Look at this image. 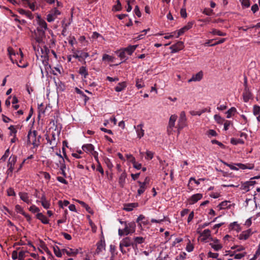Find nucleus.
<instances>
[{
  "instance_id": "f257e3e1",
  "label": "nucleus",
  "mask_w": 260,
  "mask_h": 260,
  "mask_svg": "<svg viewBox=\"0 0 260 260\" xmlns=\"http://www.w3.org/2000/svg\"><path fill=\"white\" fill-rule=\"evenodd\" d=\"M37 22L39 26L37 30L38 33V36L36 37L37 42L40 43L42 41V38L45 36V32L48 29L47 24L46 21L42 19L40 16H37Z\"/></svg>"
},
{
  "instance_id": "f03ea898",
  "label": "nucleus",
  "mask_w": 260,
  "mask_h": 260,
  "mask_svg": "<svg viewBox=\"0 0 260 260\" xmlns=\"http://www.w3.org/2000/svg\"><path fill=\"white\" fill-rule=\"evenodd\" d=\"M41 139V136L40 135H38L37 131H29L27 135V144H32L34 147H38L40 144Z\"/></svg>"
},
{
  "instance_id": "7ed1b4c3",
  "label": "nucleus",
  "mask_w": 260,
  "mask_h": 260,
  "mask_svg": "<svg viewBox=\"0 0 260 260\" xmlns=\"http://www.w3.org/2000/svg\"><path fill=\"white\" fill-rule=\"evenodd\" d=\"M129 246H132L133 248H134L133 240L131 237H126L125 238H124L120 242L119 248L120 251L123 254H125L127 252L124 249V247H128Z\"/></svg>"
},
{
  "instance_id": "20e7f679",
  "label": "nucleus",
  "mask_w": 260,
  "mask_h": 260,
  "mask_svg": "<svg viewBox=\"0 0 260 260\" xmlns=\"http://www.w3.org/2000/svg\"><path fill=\"white\" fill-rule=\"evenodd\" d=\"M136 224L135 222H129L124 223V231L125 232L126 236L128 234H132L136 231Z\"/></svg>"
},
{
  "instance_id": "39448f33",
  "label": "nucleus",
  "mask_w": 260,
  "mask_h": 260,
  "mask_svg": "<svg viewBox=\"0 0 260 260\" xmlns=\"http://www.w3.org/2000/svg\"><path fill=\"white\" fill-rule=\"evenodd\" d=\"M60 14V12L56 8L52 9L47 15V20L49 22L54 21L58 15Z\"/></svg>"
},
{
  "instance_id": "423d86ee",
  "label": "nucleus",
  "mask_w": 260,
  "mask_h": 260,
  "mask_svg": "<svg viewBox=\"0 0 260 260\" xmlns=\"http://www.w3.org/2000/svg\"><path fill=\"white\" fill-rule=\"evenodd\" d=\"M186 115L184 111H182L180 114L179 119L178 122V130L181 129L186 126Z\"/></svg>"
},
{
  "instance_id": "0eeeda50",
  "label": "nucleus",
  "mask_w": 260,
  "mask_h": 260,
  "mask_svg": "<svg viewBox=\"0 0 260 260\" xmlns=\"http://www.w3.org/2000/svg\"><path fill=\"white\" fill-rule=\"evenodd\" d=\"M177 118L176 115H172L169 119V124L167 127V132L170 135L171 134L173 128L175 126V121Z\"/></svg>"
},
{
  "instance_id": "6e6552de",
  "label": "nucleus",
  "mask_w": 260,
  "mask_h": 260,
  "mask_svg": "<svg viewBox=\"0 0 260 260\" xmlns=\"http://www.w3.org/2000/svg\"><path fill=\"white\" fill-rule=\"evenodd\" d=\"M89 56V54L87 52H84L82 51H76L74 52L73 57L75 58H78L79 61H82V59H85Z\"/></svg>"
},
{
  "instance_id": "1a4fd4ad",
  "label": "nucleus",
  "mask_w": 260,
  "mask_h": 260,
  "mask_svg": "<svg viewBox=\"0 0 260 260\" xmlns=\"http://www.w3.org/2000/svg\"><path fill=\"white\" fill-rule=\"evenodd\" d=\"M184 48V44L182 41H178L176 44L172 45L170 49L171 50V53H174L183 49Z\"/></svg>"
},
{
  "instance_id": "9d476101",
  "label": "nucleus",
  "mask_w": 260,
  "mask_h": 260,
  "mask_svg": "<svg viewBox=\"0 0 260 260\" xmlns=\"http://www.w3.org/2000/svg\"><path fill=\"white\" fill-rule=\"evenodd\" d=\"M63 254H66L70 256H74L79 253L78 249H72L70 248H64L62 249Z\"/></svg>"
},
{
  "instance_id": "9b49d317",
  "label": "nucleus",
  "mask_w": 260,
  "mask_h": 260,
  "mask_svg": "<svg viewBox=\"0 0 260 260\" xmlns=\"http://www.w3.org/2000/svg\"><path fill=\"white\" fill-rule=\"evenodd\" d=\"M193 24L192 22H189L186 25L180 28L178 31L176 38H178L180 36L183 35L185 32L190 29L192 27Z\"/></svg>"
},
{
  "instance_id": "f8f14e48",
  "label": "nucleus",
  "mask_w": 260,
  "mask_h": 260,
  "mask_svg": "<svg viewBox=\"0 0 260 260\" xmlns=\"http://www.w3.org/2000/svg\"><path fill=\"white\" fill-rule=\"evenodd\" d=\"M143 124L142 123L134 126L137 134V136L140 139L143 137L144 135V130L143 129Z\"/></svg>"
},
{
  "instance_id": "ddd939ff",
  "label": "nucleus",
  "mask_w": 260,
  "mask_h": 260,
  "mask_svg": "<svg viewBox=\"0 0 260 260\" xmlns=\"http://www.w3.org/2000/svg\"><path fill=\"white\" fill-rule=\"evenodd\" d=\"M203 77V73L200 71L195 75H193L192 77L188 80V82L200 81L202 80Z\"/></svg>"
},
{
  "instance_id": "4468645a",
  "label": "nucleus",
  "mask_w": 260,
  "mask_h": 260,
  "mask_svg": "<svg viewBox=\"0 0 260 260\" xmlns=\"http://www.w3.org/2000/svg\"><path fill=\"white\" fill-rule=\"evenodd\" d=\"M252 233L250 229L246 231H243L238 236L240 240H245L247 239L250 236L252 235Z\"/></svg>"
},
{
  "instance_id": "2eb2a0df",
  "label": "nucleus",
  "mask_w": 260,
  "mask_h": 260,
  "mask_svg": "<svg viewBox=\"0 0 260 260\" xmlns=\"http://www.w3.org/2000/svg\"><path fill=\"white\" fill-rule=\"evenodd\" d=\"M17 157L15 156H11L9 159L8 163V167L9 168L8 170L10 172H12L14 170V166L16 161Z\"/></svg>"
},
{
  "instance_id": "dca6fc26",
  "label": "nucleus",
  "mask_w": 260,
  "mask_h": 260,
  "mask_svg": "<svg viewBox=\"0 0 260 260\" xmlns=\"http://www.w3.org/2000/svg\"><path fill=\"white\" fill-rule=\"evenodd\" d=\"M203 197L201 193H197L192 195L189 199L190 204H193L197 202L199 200H201Z\"/></svg>"
},
{
  "instance_id": "f3484780",
  "label": "nucleus",
  "mask_w": 260,
  "mask_h": 260,
  "mask_svg": "<svg viewBox=\"0 0 260 260\" xmlns=\"http://www.w3.org/2000/svg\"><path fill=\"white\" fill-rule=\"evenodd\" d=\"M116 53L117 54L118 56L122 60L121 63L125 61L126 60L128 59V56L126 55V52L123 49H121L116 52Z\"/></svg>"
},
{
  "instance_id": "a211bd4d",
  "label": "nucleus",
  "mask_w": 260,
  "mask_h": 260,
  "mask_svg": "<svg viewBox=\"0 0 260 260\" xmlns=\"http://www.w3.org/2000/svg\"><path fill=\"white\" fill-rule=\"evenodd\" d=\"M236 165L239 167V168L242 170L249 169L251 170L254 168V165L253 164H243L241 163L236 164Z\"/></svg>"
},
{
  "instance_id": "6ab92c4d",
  "label": "nucleus",
  "mask_w": 260,
  "mask_h": 260,
  "mask_svg": "<svg viewBox=\"0 0 260 260\" xmlns=\"http://www.w3.org/2000/svg\"><path fill=\"white\" fill-rule=\"evenodd\" d=\"M252 94L249 91L247 87H245L244 92L243 93V100L245 102H248L249 99L251 98Z\"/></svg>"
},
{
  "instance_id": "aec40b11",
  "label": "nucleus",
  "mask_w": 260,
  "mask_h": 260,
  "mask_svg": "<svg viewBox=\"0 0 260 260\" xmlns=\"http://www.w3.org/2000/svg\"><path fill=\"white\" fill-rule=\"evenodd\" d=\"M138 205V203H137L126 204L124 206L123 209L126 211L129 212L132 211L134 208L137 207Z\"/></svg>"
},
{
  "instance_id": "412c9836",
  "label": "nucleus",
  "mask_w": 260,
  "mask_h": 260,
  "mask_svg": "<svg viewBox=\"0 0 260 260\" xmlns=\"http://www.w3.org/2000/svg\"><path fill=\"white\" fill-rule=\"evenodd\" d=\"M253 114L256 117V119L260 122V106L255 105L253 107Z\"/></svg>"
},
{
  "instance_id": "4be33fe9",
  "label": "nucleus",
  "mask_w": 260,
  "mask_h": 260,
  "mask_svg": "<svg viewBox=\"0 0 260 260\" xmlns=\"http://www.w3.org/2000/svg\"><path fill=\"white\" fill-rule=\"evenodd\" d=\"M133 240L134 248L137 246L138 244H140L144 242L145 238L142 237H135Z\"/></svg>"
},
{
  "instance_id": "5701e85b",
  "label": "nucleus",
  "mask_w": 260,
  "mask_h": 260,
  "mask_svg": "<svg viewBox=\"0 0 260 260\" xmlns=\"http://www.w3.org/2000/svg\"><path fill=\"white\" fill-rule=\"evenodd\" d=\"M19 195L21 200H22L23 202H25L27 204L31 203V200L29 199V197L27 193L20 192L19 193Z\"/></svg>"
},
{
  "instance_id": "b1692460",
  "label": "nucleus",
  "mask_w": 260,
  "mask_h": 260,
  "mask_svg": "<svg viewBox=\"0 0 260 260\" xmlns=\"http://www.w3.org/2000/svg\"><path fill=\"white\" fill-rule=\"evenodd\" d=\"M138 46V45H129L127 47L124 48L123 49L126 52V53H127V54L131 55L137 49Z\"/></svg>"
},
{
  "instance_id": "393cba45",
  "label": "nucleus",
  "mask_w": 260,
  "mask_h": 260,
  "mask_svg": "<svg viewBox=\"0 0 260 260\" xmlns=\"http://www.w3.org/2000/svg\"><path fill=\"white\" fill-rule=\"evenodd\" d=\"M82 148L84 151L87 153L92 152L94 149L93 145L91 144H84L82 146Z\"/></svg>"
},
{
  "instance_id": "a878e982",
  "label": "nucleus",
  "mask_w": 260,
  "mask_h": 260,
  "mask_svg": "<svg viewBox=\"0 0 260 260\" xmlns=\"http://www.w3.org/2000/svg\"><path fill=\"white\" fill-rule=\"evenodd\" d=\"M210 245L215 251H218L222 247V245L219 243V241L217 239H215L213 243H210Z\"/></svg>"
},
{
  "instance_id": "bb28decb",
  "label": "nucleus",
  "mask_w": 260,
  "mask_h": 260,
  "mask_svg": "<svg viewBox=\"0 0 260 260\" xmlns=\"http://www.w3.org/2000/svg\"><path fill=\"white\" fill-rule=\"evenodd\" d=\"M200 236L203 237L201 239L203 241H205L211 235V232L209 229L205 230L203 232L200 233Z\"/></svg>"
},
{
  "instance_id": "cd10ccee",
  "label": "nucleus",
  "mask_w": 260,
  "mask_h": 260,
  "mask_svg": "<svg viewBox=\"0 0 260 260\" xmlns=\"http://www.w3.org/2000/svg\"><path fill=\"white\" fill-rule=\"evenodd\" d=\"M127 84L125 82H119L117 85L115 87V90L116 92H120L126 87Z\"/></svg>"
},
{
  "instance_id": "c85d7f7f",
  "label": "nucleus",
  "mask_w": 260,
  "mask_h": 260,
  "mask_svg": "<svg viewBox=\"0 0 260 260\" xmlns=\"http://www.w3.org/2000/svg\"><path fill=\"white\" fill-rule=\"evenodd\" d=\"M36 217L44 224H48L49 223V220L42 213H38L36 215Z\"/></svg>"
},
{
  "instance_id": "c756f323",
  "label": "nucleus",
  "mask_w": 260,
  "mask_h": 260,
  "mask_svg": "<svg viewBox=\"0 0 260 260\" xmlns=\"http://www.w3.org/2000/svg\"><path fill=\"white\" fill-rule=\"evenodd\" d=\"M105 242L104 241L101 240L97 243V248L96 250V252L97 253H99L102 252L103 250L105 249Z\"/></svg>"
},
{
  "instance_id": "7c9ffc66",
  "label": "nucleus",
  "mask_w": 260,
  "mask_h": 260,
  "mask_svg": "<svg viewBox=\"0 0 260 260\" xmlns=\"http://www.w3.org/2000/svg\"><path fill=\"white\" fill-rule=\"evenodd\" d=\"M126 178V174L124 172L122 173L119 177L118 182H119L120 186L122 187H123L124 186V185L125 182Z\"/></svg>"
},
{
  "instance_id": "2f4dec72",
  "label": "nucleus",
  "mask_w": 260,
  "mask_h": 260,
  "mask_svg": "<svg viewBox=\"0 0 260 260\" xmlns=\"http://www.w3.org/2000/svg\"><path fill=\"white\" fill-rule=\"evenodd\" d=\"M230 202L224 201L220 203L218 205L220 209H223L225 208H229L231 207Z\"/></svg>"
},
{
  "instance_id": "473e14b6",
  "label": "nucleus",
  "mask_w": 260,
  "mask_h": 260,
  "mask_svg": "<svg viewBox=\"0 0 260 260\" xmlns=\"http://www.w3.org/2000/svg\"><path fill=\"white\" fill-rule=\"evenodd\" d=\"M138 182L140 185V188L138 190V194L140 196L145 191L146 188V186H145L144 183H142V182L140 181H139Z\"/></svg>"
},
{
  "instance_id": "72a5a7b5",
  "label": "nucleus",
  "mask_w": 260,
  "mask_h": 260,
  "mask_svg": "<svg viewBox=\"0 0 260 260\" xmlns=\"http://www.w3.org/2000/svg\"><path fill=\"white\" fill-rule=\"evenodd\" d=\"M210 33L213 35H217L219 36H226V33L223 32L219 30L213 28L211 31H210Z\"/></svg>"
},
{
  "instance_id": "f704fd0d",
  "label": "nucleus",
  "mask_w": 260,
  "mask_h": 260,
  "mask_svg": "<svg viewBox=\"0 0 260 260\" xmlns=\"http://www.w3.org/2000/svg\"><path fill=\"white\" fill-rule=\"evenodd\" d=\"M79 73L80 74H81V75H83L84 78H86L88 75V72L87 71L86 67H83V66L80 68L79 71Z\"/></svg>"
},
{
  "instance_id": "c9c22d12",
  "label": "nucleus",
  "mask_w": 260,
  "mask_h": 260,
  "mask_svg": "<svg viewBox=\"0 0 260 260\" xmlns=\"http://www.w3.org/2000/svg\"><path fill=\"white\" fill-rule=\"evenodd\" d=\"M115 58L107 54H104L103 55L102 60L103 61H108L109 62H113Z\"/></svg>"
},
{
  "instance_id": "e433bc0d",
  "label": "nucleus",
  "mask_w": 260,
  "mask_h": 260,
  "mask_svg": "<svg viewBox=\"0 0 260 260\" xmlns=\"http://www.w3.org/2000/svg\"><path fill=\"white\" fill-rule=\"evenodd\" d=\"M53 251H54V252L55 255L57 257H61L62 253V250H60L58 246H54L53 247Z\"/></svg>"
},
{
  "instance_id": "4c0bfd02",
  "label": "nucleus",
  "mask_w": 260,
  "mask_h": 260,
  "mask_svg": "<svg viewBox=\"0 0 260 260\" xmlns=\"http://www.w3.org/2000/svg\"><path fill=\"white\" fill-rule=\"evenodd\" d=\"M231 143L233 145H237L238 144H243L244 141L241 139L232 138L231 139Z\"/></svg>"
},
{
  "instance_id": "58836bf2",
  "label": "nucleus",
  "mask_w": 260,
  "mask_h": 260,
  "mask_svg": "<svg viewBox=\"0 0 260 260\" xmlns=\"http://www.w3.org/2000/svg\"><path fill=\"white\" fill-rule=\"evenodd\" d=\"M60 164V170L61 171V174L64 176L66 177V173L65 172V169H66V165L64 164V159H62V162L61 161H59Z\"/></svg>"
},
{
  "instance_id": "ea45409f",
  "label": "nucleus",
  "mask_w": 260,
  "mask_h": 260,
  "mask_svg": "<svg viewBox=\"0 0 260 260\" xmlns=\"http://www.w3.org/2000/svg\"><path fill=\"white\" fill-rule=\"evenodd\" d=\"M237 111L235 107H232L230 108L226 113V118H230L232 114H234Z\"/></svg>"
},
{
  "instance_id": "a19ab883",
  "label": "nucleus",
  "mask_w": 260,
  "mask_h": 260,
  "mask_svg": "<svg viewBox=\"0 0 260 260\" xmlns=\"http://www.w3.org/2000/svg\"><path fill=\"white\" fill-rule=\"evenodd\" d=\"M132 158L131 162L133 164L134 168L137 170L141 169L142 166L141 164L136 162L135 158Z\"/></svg>"
},
{
  "instance_id": "79ce46f5",
  "label": "nucleus",
  "mask_w": 260,
  "mask_h": 260,
  "mask_svg": "<svg viewBox=\"0 0 260 260\" xmlns=\"http://www.w3.org/2000/svg\"><path fill=\"white\" fill-rule=\"evenodd\" d=\"M46 140L47 141V142L49 143L50 145H56V143L55 142H53V141H55V135L54 133L52 134L51 139H50L49 137H47Z\"/></svg>"
},
{
  "instance_id": "37998d69",
  "label": "nucleus",
  "mask_w": 260,
  "mask_h": 260,
  "mask_svg": "<svg viewBox=\"0 0 260 260\" xmlns=\"http://www.w3.org/2000/svg\"><path fill=\"white\" fill-rule=\"evenodd\" d=\"M246 254V253H238V254H234L232 253L230 254V256H234L235 259H241L242 257H243Z\"/></svg>"
},
{
  "instance_id": "c03bdc74",
  "label": "nucleus",
  "mask_w": 260,
  "mask_h": 260,
  "mask_svg": "<svg viewBox=\"0 0 260 260\" xmlns=\"http://www.w3.org/2000/svg\"><path fill=\"white\" fill-rule=\"evenodd\" d=\"M8 129L10 131V136H16V134L17 133V129L15 128V126L14 125H10Z\"/></svg>"
},
{
  "instance_id": "a18cd8bd",
  "label": "nucleus",
  "mask_w": 260,
  "mask_h": 260,
  "mask_svg": "<svg viewBox=\"0 0 260 260\" xmlns=\"http://www.w3.org/2000/svg\"><path fill=\"white\" fill-rule=\"evenodd\" d=\"M136 87L138 88H141L144 86V84L142 79H137L136 84Z\"/></svg>"
},
{
  "instance_id": "49530a36",
  "label": "nucleus",
  "mask_w": 260,
  "mask_h": 260,
  "mask_svg": "<svg viewBox=\"0 0 260 260\" xmlns=\"http://www.w3.org/2000/svg\"><path fill=\"white\" fill-rule=\"evenodd\" d=\"M116 3L117 5L113 6V9L116 11H118L121 9V5L119 0H117Z\"/></svg>"
},
{
  "instance_id": "de8ad7c7",
  "label": "nucleus",
  "mask_w": 260,
  "mask_h": 260,
  "mask_svg": "<svg viewBox=\"0 0 260 260\" xmlns=\"http://www.w3.org/2000/svg\"><path fill=\"white\" fill-rule=\"evenodd\" d=\"M146 156L145 158L146 159H151L153 157L154 153L152 151L147 150L146 152Z\"/></svg>"
},
{
  "instance_id": "09e8293b",
  "label": "nucleus",
  "mask_w": 260,
  "mask_h": 260,
  "mask_svg": "<svg viewBox=\"0 0 260 260\" xmlns=\"http://www.w3.org/2000/svg\"><path fill=\"white\" fill-rule=\"evenodd\" d=\"M15 210L18 213H19L22 215H25V212L23 211L22 208L20 205H16Z\"/></svg>"
},
{
  "instance_id": "8fccbe9b",
  "label": "nucleus",
  "mask_w": 260,
  "mask_h": 260,
  "mask_svg": "<svg viewBox=\"0 0 260 260\" xmlns=\"http://www.w3.org/2000/svg\"><path fill=\"white\" fill-rule=\"evenodd\" d=\"M70 204V202L67 200H64L63 202H62L61 201H59L58 202V204L60 207L63 208V206H67Z\"/></svg>"
},
{
  "instance_id": "3c124183",
  "label": "nucleus",
  "mask_w": 260,
  "mask_h": 260,
  "mask_svg": "<svg viewBox=\"0 0 260 260\" xmlns=\"http://www.w3.org/2000/svg\"><path fill=\"white\" fill-rule=\"evenodd\" d=\"M29 210L32 213H36L40 211L39 208L36 206L35 205H32L31 206H30Z\"/></svg>"
},
{
  "instance_id": "603ef678",
  "label": "nucleus",
  "mask_w": 260,
  "mask_h": 260,
  "mask_svg": "<svg viewBox=\"0 0 260 260\" xmlns=\"http://www.w3.org/2000/svg\"><path fill=\"white\" fill-rule=\"evenodd\" d=\"M239 228V225L237 223V222H232L230 225V229L231 230L235 229L236 230H238Z\"/></svg>"
},
{
  "instance_id": "864d4df0",
  "label": "nucleus",
  "mask_w": 260,
  "mask_h": 260,
  "mask_svg": "<svg viewBox=\"0 0 260 260\" xmlns=\"http://www.w3.org/2000/svg\"><path fill=\"white\" fill-rule=\"evenodd\" d=\"M145 219V217L143 215H140L137 219L136 222L139 223V226L141 227V221H143Z\"/></svg>"
},
{
  "instance_id": "5fc2aeb1",
  "label": "nucleus",
  "mask_w": 260,
  "mask_h": 260,
  "mask_svg": "<svg viewBox=\"0 0 260 260\" xmlns=\"http://www.w3.org/2000/svg\"><path fill=\"white\" fill-rule=\"evenodd\" d=\"M41 204H42V206L45 209H49L50 207V203L48 200L41 202Z\"/></svg>"
},
{
  "instance_id": "6e6d98bb",
  "label": "nucleus",
  "mask_w": 260,
  "mask_h": 260,
  "mask_svg": "<svg viewBox=\"0 0 260 260\" xmlns=\"http://www.w3.org/2000/svg\"><path fill=\"white\" fill-rule=\"evenodd\" d=\"M213 10L209 8H205L203 11V13L208 16L211 15L213 14Z\"/></svg>"
},
{
  "instance_id": "4d7b16f0",
  "label": "nucleus",
  "mask_w": 260,
  "mask_h": 260,
  "mask_svg": "<svg viewBox=\"0 0 260 260\" xmlns=\"http://www.w3.org/2000/svg\"><path fill=\"white\" fill-rule=\"evenodd\" d=\"M214 119L215 121L218 123H221L224 121V119H223L219 115H215L214 116Z\"/></svg>"
},
{
  "instance_id": "13d9d810",
  "label": "nucleus",
  "mask_w": 260,
  "mask_h": 260,
  "mask_svg": "<svg viewBox=\"0 0 260 260\" xmlns=\"http://www.w3.org/2000/svg\"><path fill=\"white\" fill-rule=\"evenodd\" d=\"M242 5L245 8H248L250 6V2L249 0H241Z\"/></svg>"
},
{
  "instance_id": "bf43d9fd",
  "label": "nucleus",
  "mask_w": 260,
  "mask_h": 260,
  "mask_svg": "<svg viewBox=\"0 0 260 260\" xmlns=\"http://www.w3.org/2000/svg\"><path fill=\"white\" fill-rule=\"evenodd\" d=\"M134 12L135 14L138 17H140L141 16V13L140 11L139 8L138 6H136L134 9Z\"/></svg>"
},
{
  "instance_id": "052dcab7",
  "label": "nucleus",
  "mask_w": 260,
  "mask_h": 260,
  "mask_svg": "<svg viewBox=\"0 0 260 260\" xmlns=\"http://www.w3.org/2000/svg\"><path fill=\"white\" fill-rule=\"evenodd\" d=\"M241 188L243 190H244L246 191H248L250 190V188L249 187L247 183L246 182L244 183L242 186Z\"/></svg>"
},
{
  "instance_id": "680f3d73",
  "label": "nucleus",
  "mask_w": 260,
  "mask_h": 260,
  "mask_svg": "<svg viewBox=\"0 0 260 260\" xmlns=\"http://www.w3.org/2000/svg\"><path fill=\"white\" fill-rule=\"evenodd\" d=\"M208 257H212L214 258H217L219 255L218 253H213L211 251L209 252L208 253Z\"/></svg>"
},
{
  "instance_id": "e2e57ef3",
  "label": "nucleus",
  "mask_w": 260,
  "mask_h": 260,
  "mask_svg": "<svg viewBox=\"0 0 260 260\" xmlns=\"http://www.w3.org/2000/svg\"><path fill=\"white\" fill-rule=\"evenodd\" d=\"M9 154V149H8L5 151V154L1 157V160H3V161H5L6 160L7 158L8 157Z\"/></svg>"
},
{
  "instance_id": "0e129e2a",
  "label": "nucleus",
  "mask_w": 260,
  "mask_h": 260,
  "mask_svg": "<svg viewBox=\"0 0 260 260\" xmlns=\"http://www.w3.org/2000/svg\"><path fill=\"white\" fill-rule=\"evenodd\" d=\"M207 134L209 137L216 136L217 135L216 131L213 129H209Z\"/></svg>"
},
{
  "instance_id": "69168bd1",
  "label": "nucleus",
  "mask_w": 260,
  "mask_h": 260,
  "mask_svg": "<svg viewBox=\"0 0 260 260\" xmlns=\"http://www.w3.org/2000/svg\"><path fill=\"white\" fill-rule=\"evenodd\" d=\"M57 180L59 182H61V183H62L63 184H68V181L65 179H64L63 177H60V176L57 177Z\"/></svg>"
},
{
  "instance_id": "338daca9",
  "label": "nucleus",
  "mask_w": 260,
  "mask_h": 260,
  "mask_svg": "<svg viewBox=\"0 0 260 260\" xmlns=\"http://www.w3.org/2000/svg\"><path fill=\"white\" fill-rule=\"evenodd\" d=\"M180 15L182 17L186 18L187 17V13L185 8H182L180 10Z\"/></svg>"
},
{
  "instance_id": "774afa93",
  "label": "nucleus",
  "mask_w": 260,
  "mask_h": 260,
  "mask_svg": "<svg viewBox=\"0 0 260 260\" xmlns=\"http://www.w3.org/2000/svg\"><path fill=\"white\" fill-rule=\"evenodd\" d=\"M193 246L192 245L189 244H188L186 247V250L187 251L190 252L193 251Z\"/></svg>"
}]
</instances>
